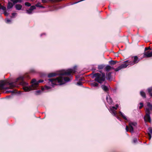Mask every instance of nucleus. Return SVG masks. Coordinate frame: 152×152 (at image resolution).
I'll list each match as a JSON object with an SVG mask.
<instances>
[{
  "label": "nucleus",
  "mask_w": 152,
  "mask_h": 152,
  "mask_svg": "<svg viewBox=\"0 0 152 152\" xmlns=\"http://www.w3.org/2000/svg\"><path fill=\"white\" fill-rule=\"evenodd\" d=\"M150 47H148V48H145V52L146 50H148L150 49Z\"/></svg>",
  "instance_id": "35"
},
{
  "label": "nucleus",
  "mask_w": 152,
  "mask_h": 152,
  "mask_svg": "<svg viewBox=\"0 0 152 152\" xmlns=\"http://www.w3.org/2000/svg\"><path fill=\"white\" fill-rule=\"evenodd\" d=\"M41 91L40 90H38L36 91V94L37 95H38L40 94L41 92Z\"/></svg>",
  "instance_id": "30"
},
{
  "label": "nucleus",
  "mask_w": 152,
  "mask_h": 152,
  "mask_svg": "<svg viewBox=\"0 0 152 152\" xmlns=\"http://www.w3.org/2000/svg\"><path fill=\"white\" fill-rule=\"evenodd\" d=\"M139 61L138 58L137 56H135L134 57L133 61H130L129 60L126 61L125 62H127L129 63V64L132 65L135 64L137 63Z\"/></svg>",
  "instance_id": "5"
},
{
  "label": "nucleus",
  "mask_w": 152,
  "mask_h": 152,
  "mask_svg": "<svg viewBox=\"0 0 152 152\" xmlns=\"http://www.w3.org/2000/svg\"><path fill=\"white\" fill-rule=\"evenodd\" d=\"M98 68L100 69H102L103 68V66L102 65L99 66H98Z\"/></svg>",
  "instance_id": "36"
},
{
  "label": "nucleus",
  "mask_w": 152,
  "mask_h": 152,
  "mask_svg": "<svg viewBox=\"0 0 152 152\" xmlns=\"http://www.w3.org/2000/svg\"><path fill=\"white\" fill-rule=\"evenodd\" d=\"M35 8V6H31V7L29 10H26V13L28 14H31L32 13V10Z\"/></svg>",
  "instance_id": "10"
},
{
  "label": "nucleus",
  "mask_w": 152,
  "mask_h": 152,
  "mask_svg": "<svg viewBox=\"0 0 152 152\" xmlns=\"http://www.w3.org/2000/svg\"><path fill=\"white\" fill-rule=\"evenodd\" d=\"M5 22L7 23H9L11 22V20L10 19H7L6 20Z\"/></svg>",
  "instance_id": "28"
},
{
  "label": "nucleus",
  "mask_w": 152,
  "mask_h": 152,
  "mask_svg": "<svg viewBox=\"0 0 152 152\" xmlns=\"http://www.w3.org/2000/svg\"><path fill=\"white\" fill-rule=\"evenodd\" d=\"M129 65V63L128 64H127L126 63H123L118 68H116L115 70L116 71H118L122 69L126 68Z\"/></svg>",
  "instance_id": "8"
},
{
  "label": "nucleus",
  "mask_w": 152,
  "mask_h": 152,
  "mask_svg": "<svg viewBox=\"0 0 152 152\" xmlns=\"http://www.w3.org/2000/svg\"><path fill=\"white\" fill-rule=\"evenodd\" d=\"M51 88V87L49 86H46L45 88H42V91L44 90H48Z\"/></svg>",
  "instance_id": "25"
},
{
  "label": "nucleus",
  "mask_w": 152,
  "mask_h": 152,
  "mask_svg": "<svg viewBox=\"0 0 152 152\" xmlns=\"http://www.w3.org/2000/svg\"><path fill=\"white\" fill-rule=\"evenodd\" d=\"M25 6H27V7H29L31 6V4L30 3L26 2L25 3Z\"/></svg>",
  "instance_id": "27"
},
{
  "label": "nucleus",
  "mask_w": 152,
  "mask_h": 152,
  "mask_svg": "<svg viewBox=\"0 0 152 152\" xmlns=\"http://www.w3.org/2000/svg\"><path fill=\"white\" fill-rule=\"evenodd\" d=\"M116 117H117V118L118 119H119V120L121 121V119H120L118 117V116H116Z\"/></svg>",
  "instance_id": "42"
},
{
  "label": "nucleus",
  "mask_w": 152,
  "mask_h": 152,
  "mask_svg": "<svg viewBox=\"0 0 152 152\" xmlns=\"http://www.w3.org/2000/svg\"><path fill=\"white\" fill-rule=\"evenodd\" d=\"M148 134L149 136V139L150 140L151 137V134H152V129L149 128L148 129Z\"/></svg>",
  "instance_id": "11"
},
{
  "label": "nucleus",
  "mask_w": 152,
  "mask_h": 152,
  "mask_svg": "<svg viewBox=\"0 0 152 152\" xmlns=\"http://www.w3.org/2000/svg\"><path fill=\"white\" fill-rule=\"evenodd\" d=\"M126 132H128L129 131V128L127 126H126Z\"/></svg>",
  "instance_id": "39"
},
{
  "label": "nucleus",
  "mask_w": 152,
  "mask_h": 152,
  "mask_svg": "<svg viewBox=\"0 0 152 152\" xmlns=\"http://www.w3.org/2000/svg\"><path fill=\"white\" fill-rule=\"evenodd\" d=\"M140 94L141 95L143 98H146V95L145 93L143 91H141L140 92Z\"/></svg>",
  "instance_id": "23"
},
{
  "label": "nucleus",
  "mask_w": 152,
  "mask_h": 152,
  "mask_svg": "<svg viewBox=\"0 0 152 152\" xmlns=\"http://www.w3.org/2000/svg\"><path fill=\"white\" fill-rule=\"evenodd\" d=\"M147 107L145 109L146 115L144 117V121L145 122H151L150 116V111L152 110V105L149 102L147 103Z\"/></svg>",
  "instance_id": "3"
},
{
  "label": "nucleus",
  "mask_w": 152,
  "mask_h": 152,
  "mask_svg": "<svg viewBox=\"0 0 152 152\" xmlns=\"http://www.w3.org/2000/svg\"><path fill=\"white\" fill-rule=\"evenodd\" d=\"M130 127V131L131 133L134 132V127L136 126L137 123L136 122H130L129 123Z\"/></svg>",
  "instance_id": "7"
},
{
  "label": "nucleus",
  "mask_w": 152,
  "mask_h": 152,
  "mask_svg": "<svg viewBox=\"0 0 152 152\" xmlns=\"http://www.w3.org/2000/svg\"><path fill=\"white\" fill-rule=\"evenodd\" d=\"M119 113H120V115L124 119H125V120H127V118H126V116L125 115H124V114L123 113H122L121 111H120L119 112Z\"/></svg>",
  "instance_id": "22"
},
{
  "label": "nucleus",
  "mask_w": 152,
  "mask_h": 152,
  "mask_svg": "<svg viewBox=\"0 0 152 152\" xmlns=\"http://www.w3.org/2000/svg\"><path fill=\"white\" fill-rule=\"evenodd\" d=\"M112 68V67L110 66L109 65L106 66L105 67V70L106 71H109Z\"/></svg>",
  "instance_id": "18"
},
{
  "label": "nucleus",
  "mask_w": 152,
  "mask_h": 152,
  "mask_svg": "<svg viewBox=\"0 0 152 152\" xmlns=\"http://www.w3.org/2000/svg\"><path fill=\"white\" fill-rule=\"evenodd\" d=\"M75 72L76 68L74 67L72 69L62 70L58 74L56 73H50L48 75V77H54L58 75H59L60 76L56 78L49 79L48 84L49 85L53 87L57 85V83H59V85L64 84L66 82H68L69 81L70 79L68 77H64V75H69L72 73H74Z\"/></svg>",
  "instance_id": "2"
},
{
  "label": "nucleus",
  "mask_w": 152,
  "mask_h": 152,
  "mask_svg": "<svg viewBox=\"0 0 152 152\" xmlns=\"http://www.w3.org/2000/svg\"><path fill=\"white\" fill-rule=\"evenodd\" d=\"M24 77L20 76L14 82L10 83L8 81L2 80L0 81V89L4 90L12 88L18 86V84L22 85L23 86V89L26 92L31 90L37 89L38 87L39 83H42L43 80H39L37 81L35 79L32 80L31 86L28 87V83L24 81Z\"/></svg>",
  "instance_id": "1"
},
{
  "label": "nucleus",
  "mask_w": 152,
  "mask_h": 152,
  "mask_svg": "<svg viewBox=\"0 0 152 152\" xmlns=\"http://www.w3.org/2000/svg\"><path fill=\"white\" fill-rule=\"evenodd\" d=\"M98 85V84L96 82H93L91 83V85L93 86H97Z\"/></svg>",
  "instance_id": "24"
},
{
  "label": "nucleus",
  "mask_w": 152,
  "mask_h": 152,
  "mask_svg": "<svg viewBox=\"0 0 152 152\" xmlns=\"http://www.w3.org/2000/svg\"><path fill=\"white\" fill-rule=\"evenodd\" d=\"M68 78H69V79H70V80H69V81L70 80V79H71V78H69V77H68Z\"/></svg>",
  "instance_id": "43"
},
{
  "label": "nucleus",
  "mask_w": 152,
  "mask_h": 152,
  "mask_svg": "<svg viewBox=\"0 0 152 152\" xmlns=\"http://www.w3.org/2000/svg\"><path fill=\"white\" fill-rule=\"evenodd\" d=\"M10 1L14 4L18 2L20 3L22 1V0H10Z\"/></svg>",
  "instance_id": "17"
},
{
  "label": "nucleus",
  "mask_w": 152,
  "mask_h": 152,
  "mask_svg": "<svg viewBox=\"0 0 152 152\" xmlns=\"http://www.w3.org/2000/svg\"><path fill=\"white\" fill-rule=\"evenodd\" d=\"M4 14L6 16L8 15V14L7 13V12H4Z\"/></svg>",
  "instance_id": "41"
},
{
  "label": "nucleus",
  "mask_w": 152,
  "mask_h": 152,
  "mask_svg": "<svg viewBox=\"0 0 152 152\" xmlns=\"http://www.w3.org/2000/svg\"><path fill=\"white\" fill-rule=\"evenodd\" d=\"M42 2L43 3H46L47 2L46 0H41Z\"/></svg>",
  "instance_id": "38"
},
{
  "label": "nucleus",
  "mask_w": 152,
  "mask_h": 152,
  "mask_svg": "<svg viewBox=\"0 0 152 152\" xmlns=\"http://www.w3.org/2000/svg\"><path fill=\"white\" fill-rule=\"evenodd\" d=\"M93 77H95V80L99 83H101L105 80V75L104 73L101 74L96 73L93 75Z\"/></svg>",
  "instance_id": "4"
},
{
  "label": "nucleus",
  "mask_w": 152,
  "mask_h": 152,
  "mask_svg": "<svg viewBox=\"0 0 152 152\" xmlns=\"http://www.w3.org/2000/svg\"><path fill=\"white\" fill-rule=\"evenodd\" d=\"M116 107L114 106L111 107L110 108L109 110L110 112L115 116H116V113L115 110L117 109V108L118 107V104H116Z\"/></svg>",
  "instance_id": "6"
},
{
  "label": "nucleus",
  "mask_w": 152,
  "mask_h": 152,
  "mask_svg": "<svg viewBox=\"0 0 152 152\" xmlns=\"http://www.w3.org/2000/svg\"><path fill=\"white\" fill-rule=\"evenodd\" d=\"M106 99L107 102L109 104H111L113 101L112 99L110 97V96L108 95L107 96Z\"/></svg>",
  "instance_id": "12"
},
{
  "label": "nucleus",
  "mask_w": 152,
  "mask_h": 152,
  "mask_svg": "<svg viewBox=\"0 0 152 152\" xmlns=\"http://www.w3.org/2000/svg\"><path fill=\"white\" fill-rule=\"evenodd\" d=\"M17 13H13L12 14V17L13 18L16 15Z\"/></svg>",
  "instance_id": "37"
},
{
  "label": "nucleus",
  "mask_w": 152,
  "mask_h": 152,
  "mask_svg": "<svg viewBox=\"0 0 152 152\" xmlns=\"http://www.w3.org/2000/svg\"><path fill=\"white\" fill-rule=\"evenodd\" d=\"M143 56L144 57L149 58L152 57V51H148L145 52L143 53Z\"/></svg>",
  "instance_id": "9"
},
{
  "label": "nucleus",
  "mask_w": 152,
  "mask_h": 152,
  "mask_svg": "<svg viewBox=\"0 0 152 152\" xmlns=\"http://www.w3.org/2000/svg\"><path fill=\"white\" fill-rule=\"evenodd\" d=\"M148 91L150 96L152 97V87L148 89Z\"/></svg>",
  "instance_id": "21"
},
{
  "label": "nucleus",
  "mask_w": 152,
  "mask_h": 152,
  "mask_svg": "<svg viewBox=\"0 0 152 152\" xmlns=\"http://www.w3.org/2000/svg\"><path fill=\"white\" fill-rule=\"evenodd\" d=\"M36 6L38 7H41L42 8H44V7L40 5V3H37L36 5Z\"/></svg>",
  "instance_id": "26"
},
{
  "label": "nucleus",
  "mask_w": 152,
  "mask_h": 152,
  "mask_svg": "<svg viewBox=\"0 0 152 152\" xmlns=\"http://www.w3.org/2000/svg\"><path fill=\"white\" fill-rule=\"evenodd\" d=\"M35 71V70L34 69H32V70H31V72L32 73H33V72H34Z\"/></svg>",
  "instance_id": "40"
},
{
  "label": "nucleus",
  "mask_w": 152,
  "mask_h": 152,
  "mask_svg": "<svg viewBox=\"0 0 152 152\" xmlns=\"http://www.w3.org/2000/svg\"><path fill=\"white\" fill-rule=\"evenodd\" d=\"M10 92L12 93V94L17 93V91L16 90H14L12 91H6V93H10Z\"/></svg>",
  "instance_id": "20"
},
{
  "label": "nucleus",
  "mask_w": 152,
  "mask_h": 152,
  "mask_svg": "<svg viewBox=\"0 0 152 152\" xmlns=\"http://www.w3.org/2000/svg\"><path fill=\"white\" fill-rule=\"evenodd\" d=\"M77 85L81 86L82 85V82H79L77 83Z\"/></svg>",
  "instance_id": "32"
},
{
  "label": "nucleus",
  "mask_w": 152,
  "mask_h": 152,
  "mask_svg": "<svg viewBox=\"0 0 152 152\" xmlns=\"http://www.w3.org/2000/svg\"><path fill=\"white\" fill-rule=\"evenodd\" d=\"M117 62V61L111 60L109 61V64L111 65H113L115 64Z\"/></svg>",
  "instance_id": "19"
},
{
  "label": "nucleus",
  "mask_w": 152,
  "mask_h": 152,
  "mask_svg": "<svg viewBox=\"0 0 152 152\" xmlns=\"http://www.w3.org/2000/svg\"><path fill=\"white\" fill-rule=\"evenodd\" d=\"M133 142L134 143H136L137 142V139L136 138H134L133 140Z\"/></svg>",
  "instance_id": "33"
},
{
  "label": "nucleus",
  "mask_w": 152,
  "mask_h": 152,
  "mask_svg": "<svg viewBox=\"0 0 152 152\" xmlns=\"http://www.w3.org/2000/svg\"><path fill=\"white\" fill-rule=\"evenodd\" d=\"M15 7L17 10H20L22 7V6L20 4H16L15 5Z\"/></svg>",
  "instance_id": "13"
},
{
  "label": "nucleus",
  "mask_w": 152,
  "mask_h": 152,
  "mask_svg": "<svg viewBox=\"0 0 152 152\" xmlns=\"http://www.w3.org/2000/svg\"><path fill=\"white\" fill-rule=\"evenodd\" d=\"M140 106L139 107L140 109H141L143 106V104L141 102L140 103Z\"/></svg>",
  "instance_id": "29"
},
{
  "label": "nucleus",
  "mask_w": 152,
  "mask_h": 152,
  "mask_svg": "<svg viewBox=\"0 0 152 152\" xmlns=\"http://www.w3.org/2000/svg\"><path fill=\"white\" fill-rule=\"evenodd\" d=\"M102 88L105 91H107L108 90V88L107 86L102 85L101 86Z\"/></svg>",
  "instance_id": "15"
},
{
  "label": "nucleus",
  "mask_w": 152,
  "mask_h": 152,
  "mask_svg": "<svg viewBox=\"0 0 152 152\" xmlns=\"http://www.w3.org/2000/svg\"><path fill=\"white\" fill-rule=\"evenodd\" d=\"M61 0H49V1H52L53 2H56V1H58Z\"/></svg>",
  "instance_id": "34"
},
{
  "label": "nucleus",
  "mask_w": 152,
  "mask_h": 152,
  "mask_svg": "<svg viewBox=\"0 0 152 152\" xmlns=\"http://www.w3.org/2000/svg\"><path fill=\"white\" fill-rule=\"evenodd\" d=\"M111 73L109 72L106 74V78L107 80H110L111 79Z\"/></svg>",
  "instance_id": "16"
},
{
  "label": "nucleus",
  "mask_w": 152,
  "mask_h": 152,
  "mask_svg": "<svg viewBox=\"0 0 152 152\" xmlns=\"http://www.w3.org/2000/svg\"><path fill=\"white\" fill-rule=\"evenodd\" d=\"M0 9H2L3 10H5L6 9V8L4 6H1Z\"/></svg>",
  "instance_id": "31"
},
{
  "label": "nucleus",
  "mask_w": 152,
  "mask_h": 152,
  "mask_svg": "<svg viewBox=\"0 0 152 152\" xmlns=\"http://www.w3.org/2000/svg\"><path fill=\"white\" fill-rule=\"evenodd\" d=\"M14 5V4H13V3H12L11 2H9L8 3V5L7 7V9H11V8H12V7H13V6Z\"/></svg>",
  "instance_id": "14"
}]
</instances>
